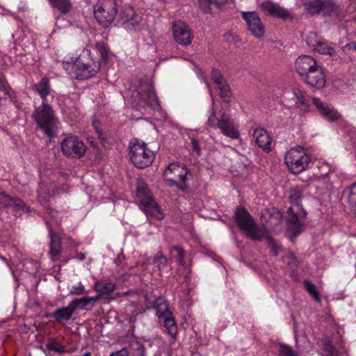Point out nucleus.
I'll return each mask as SVG.
<instances>
[{"mask_svg":"<svg viewBox=\"0 0 356 356\" xmlns=\"http://www.w3.org/2000/svg\"><path fill=\"white\" fill-rule=\"evenodd\" d=\"M234 219L240 229L252 240L261 241L266 238L268 244L275 256L282 251V247L268 235L266 228L257 226L249 213L243 207L236 208Z\"/></svg>","mask_w":356,"mask_h":356,"instance_id":"obj_1","label":"nucleus"},{"mask_svg":"<svg viewBox=\"0 0 356 356\" xmlns=\"http://www.w3.org/2000/svg\"><path fill=\"white\" fill-rule=\"evenodd\" d=\"M63 68L76 79H88L95 76L100 70L99 63L95 60L90 50L83 49L77 58L63 61Z\"/></svg>","mask_w":356,"mask_h":356,"instance_id":"obj_2","label":"nucleus"},{"mask_svg":"<svg viewBox=\"0 0 356 356\" xmlns=\"http://www.w3.org/2000/svg\"><path fill=\"white\" fill-rule=\"evenodd\" d=\"M131 92L130 103L136 109L142 113L160 111V104L151 83L140 82L139 86Z\"/></svg>","mask_w":356,"mask_h":356,"instance_id":"obj_3","label":"nucleus"},{"mask_svg":"<svg viewBox=\"0 0 356 356\" xmlns=\"http://www.w3.org/2000/svg\"><path fill=\"white\" fill-rule=\"evenodd\" d=\"M302 194L299 190H291L289 194V200L292 206L286 213V222L289 232V238L294 241L295 238L303 231L302 220L306 216V211L302 209L301 202Z\"/></svg>","mask_w":356,"mask_h":356,"instance_id":"obj_4","label":"nucleus"},{"mask_svg":"<svg viewBox=\"0 0 356 356\" xmlns=\"http://www.w3.org/2000/svg\"><path fill=\"white\" fill-rule=\"evenodd\" d=\"M214 101L212 98V108L207 119V124L213 128L219 129L222 134L232 139H237L240 136L237 125L229 115L222 113L218 118L213 108Z\"/></svg>","mask_w":356,"mask_h":356,"instance_id":"obj_5","label":"nucleus"},{"mask_svg":"<svg viewBox=\"0 0 356 356\" xmlns=\"http://www.w3.org/2000/svg\"><path fill=\"white\" fill-rule=\"evenodd\" d=\"M129 156L134 165L141 169L149 166L154 159V152L146 143L137 139L129 143Z\"/></svg>","mask_w":356,"mask_h":356,"instance_id":"obj_6","label":"nucleus"},{"mask_svg":"<svg viewBox=\"0 0 356 356\" xmlns=\"http://www.w3.org/2000/svg\"><path fill=\"white\" fill-rule=\"evenodd\" d=\"M311 161V156L301 147L289 149L284 156V163L288 170L293 174H299L305 170Z\"/></svg>","mask_w":356,"mask_h":356,"instance_id":"obj_7","label":"nucleus"},{"mask_svg":"<svg viewBox=\"0 0 356 356\" xmlns=\"http://www.w3.org/2000/svg\"><path fill=\"white\" fill-rule=\"evenodd\" d=\"M33 118L47 136L52 137L55 135L53 129L56 127L58 121L55 116L54 111L47 102H42L41 106L35 108Z\"/></svg>","mask_w":356,"mask_h":356,"instance_id":"obj_8","label":"nucleus"},{"mask_svg":"<svg viewBox=\"0 0 356 356\" xmlns=\"http://www.w3.org/2000/svg\"><path fill=\"white\" fill-rule=\"evenodd\" d=\"M95 18L104 27H108L115 19L118 12L115 0H98L93 8Z\"/></svg>","mask_w":356,"mask_h":356,"instance_id":"obj_9","label":"nucleus"},{"mask_svg":"<svg viewBox=\"0 0 356 356\" xmlns=\"http://www.w3.org/2000/svg\"><path fill=\"white\" fill-rule=\"evenodd\" d=\"M189 171L182 164L172 163L164 171V177L170 186H175L180 190L186 188V181Z\"/></svg>","mask_w":356,"mask_h":356,"instance_id":"obj_10","label":"nucleus"},{"mask_svg":"<svg viewBox=\"0 0 356 356\" xmlns=\"http://www.w3.org/2000/svg\"><path fill=\"white\" fill-rule=\"evenodd\" d=\"M156 309L159 323L165 327L170 334L175 337L176 335L175 322L172 313L168 310L165 299L162 297L156 298L153 303Z\"/></svg>","mask_w":356,"mask_h":356,"instance_id":"obj_11","label":"nucleus"},{"mask_svg":"<svg viewBox=\"0 0 356 356\" xmlns=\"http://www.w3.org/2000/svg\"><path fill=\"white\" fill-rule=\"evenodd\" d=\"M60 149L68 157L80 159L85 155L86 146L76 136H69L62 140Z\"/></svg>","mask_w":356,"mask_h":356,"instance_id":"obj_12","label":"nucleus"},{"mask_svg":"<svg viewBox=\"0 0 356 356\" xmlns=\"http://www.w3.org/2000/svg\"><path fill=\"white\" fill-rule=\"evenodd\" d=\"M241 14L246 22L248 30L254 37L260 38L264 35L265 26L256 12H241Z\"/></svg>","mask_w":356,"mask_h":356,"instance_id":"obj_13","label":"nucleus"},{"mask_svg":"<svg viewBox=\"0 0 356 356\" xmlns=\"http://www.w3.org/2000/svg\"><path fill=\"white\" fill-rule=\"evenodd\" d=\"M172 35L175 41L181 45L188 46L193 38L191 31L183 21L175 22L172 25Z\"/></svg>","mask_w":356,"mask_h":356,"instance_id":"obj_14","label":"nucleus"},{"mask_svg":"<svg viewBox=\"0 0 356 356\" xmlns=\"http://www.w3.org/2000/svg\"><path fill=\"white\" fill-rule=\"evenodd\" d=\"M312 100L318 113L324 120L330 122H334L341 119V115L338 111L333 107L329 106L327 103L323 102L319 98L315 97L312 98Z\"/></svg>","mask_w":356,"mask_h":356,"instance_id":"obj_15","label":"nucleus"},{"mask_svg":"<svg viewBox=\"0 0 356 356\" xmlns=\"http://www.w3.org/2000/svg\"><path fill=\"white\" fill-rule=\"evenodd\" d=\"M261 10L268 15L280 18L282 19H291V13L285 8L271 1H264L261 3Z\"/></svg>","mask_w":356,"mask_h":356,"instance_id":"obj_16","label":"nucleus"},{"mask_svg":"<svg viewBox=\"0 0 356 356\" xmlns=\"http://www.w3.org/2000/svg\"><path fill=\"white\" fill-rule=\"evenodd\" d=\"M302 79L307 84L318 89L323 88L326 82L323 69L319 65Z\"/></svg>","mask_w":356,"mask_h":356,"instance_id":"obj_17","label":"nucleus"},{"mask_svg":"<svg viewBox=\"0 0 356 356\" xmlns=\"http://www.w3.org/2000/svg\"><path fill=\"white\" fill-rule=\"evenodd\" d=\"M318 66L316 60L307 55L299 56L296 61V70L301 78Z\"/></svg>","mask_w":356,"mask_h":356,"instance_id":"obj_18","label":"nucleus"},{"mask_svg":"<svg viewBox=\"0 0 356 356\" xmlns=\"http://www.w3.org/2000/svg\"><path fill=\"white\" fill-rule=\"evenodd\" d=\"M211 78L213 83L217 86L220 90V95L221 98L224 102H229L231 97L229 87L221 74V72L217 69H213L211 72Z\"/></svg>","mask_w":356,"mask_h":356,"instance_id":"obj_19","label":"nucleus"},{"mask_svg":"<svg viewBox=\"0 0 356 356\" xmlns=\"http://www.w3.org/2000/svg\"><path fill=\"white\" fill-rule=\"evenodd\" d=\"M139 207L146 213L147 217L154 218L159 220L163 218V214L158 204L151 197H147L141 201Z\"/></svg>","mask_w":356,"mask_h":356,"instance_id":"obj_20","label":"nucleus"},{"mask_svg":"<svg viewBox=\"0 0 356 356\" xmlns=\"http://www.w3.org/2000/svg\"><path fill=\"white\" fill-rule=\"evenodd\" d=\"M321 15L333 19H339L341 10L336 0H322Z\"/></svg>","mask_w":356,"mask_h":356,"instance_id":"obj_21","label":"nucleus"},{"mask_svg":"<svg viewBox=\"0 0 356 356\" xmlns=\"http://www.w3.org/2000/svg\"><path fill=\"white\" fill-rule=\"evenodd\" d=\"M49 233L50 237V250L49 254L53 261H58L62 254L60 236L58 233L54 232L49 227Z\"/></svg>","mask_w":356,"mask_h":356,"instance_id":"obj_22","label":"nucleus"},{"mask_svg":"<svg viewBox=\"0 0 356 356\" xmlns=\"http://www.w3.org/2000/svg\"><path fill=\"white\" fill-rule=\"evenodd\" d=\"M294 106L298 109L300 115H305L309 113L311 106L305 93L300 89L296 88L293 90Z\"/></svg>","mask_w":356,"mask_h":356,"instance_id":"obj_23","label":"nucleus"},{"mask_svg":"<svg viewBox=\"0 0 356 356\" xmlns=\"http://www.w3.org/2000/svg\"><path fill=\"white\" fill-rule=\"evenodd\" d=\"M124 14L126 15L123 24L125 28L130 31H136L140 29V22L141 17L135 14L132 7L124 8Z\"/></svg>","mask_w":356,"mask_h":356,"instance_id":"obj_24","label":"nucleus"},{"mask_svg":"<svg viewBox=\"0 0 356 356\" xmlns=\"http://www.w3.org/2000/svg\"><path fill=\"white\" fill-rule=\"evenodd\" d=\"M15 207L24 212H29V209L20 199L11 197L4 193H0V208Z\"/></svg>","mask_w":356,"mask_h":356,"instance_id":"obj_25","label":"nucleus"},{"mask_svg":"<svg viewBox=\"0 0 356 356\" xmlns=\"http://www.w3.org/2000/svg\"><path fill=\"white\" fill-rule=\"evenodd\" d=\"M74 314V311L69 302L67 306L58 308L53 312L47 314L46 316L54 318L60 323H64L70 321Z\"/></svg>","mask_w":356,"mask_h":356,"instance_id":"obj_26","label":"nucleus"},{"mask_svg":"<svg viewBox=\"0 0 356 356\" xmlns=\"http://www.w3.org/2000/svg\"><path fill=\"white\" fill-rule=\"evenodd\" d=\"M256 143L266 152L271 150V138L268 132L264 128H257L253 134Z\"/></svg>","mask_w":356,"mask_h":356,"instance_id":"obj_27","label":"nucleus"},{"mask_svg":"<svg viewBox=\"0 0 356 356\" xmlns=\"http://www.w3.org/2000/svg\"><path fill=\"white\" fill-rule=\"evenodd\" d=\"M32 90L40 95L42 102H47V97L50 94V83L46 77H42L41 80L34 83L31 86Z\"/></svg>","mask_w":356,"mask_h":356,"instance_id":"obj_28","label":"nucleus"},{"mask_svg":"<svg viewBox=\"0 0 356 356\" xmlns=\"http://www.w3.org/2000/svg\"><path fill=\"white\" fill-rule=\"evenodd\" d=\"M115 284L110 280H100L95 284L94 288L100 295L107 298L114 291Z\"/></svg>","mask_w":356,"mask_h":356,"instance_id":"obj_29","label":"nucleus"},{"mask_svg":"<svg viewBox=\"0 0 356 356\" xmlns=\"http://www.w3.org/2000/svg\"><path fill=\"white\" fill-rule=\"evenodd\" d=\"M305 12L309 16L321 15L322 0H312L304 3Z\"/></svg>","mask_w":356,"mask_h":356,"instance_id":"obj_30","label":"nucleus"},{"mask_svg":"<svg viewBox=\"0 0 356 356\" xmlns=\"http://www.w3.org/2000/svg\"><path fill=\"white\" fill-rule=\"evenodd\" d=\"M70 302L74 312L76 309L89 311L92 308L87 296H84L80 298H75Z\"/></svg>","mask_w":356,"mask_h":356,"instance_id":"obj_31","label":"nucleus"},{"mask_svg":"<svg viewBox=\"0 0 356 356\" xmlns=\"http://www.w3.org/2000/svg\"><path fill=\"white\" fill-rule=\"evenodd\" d=\"M52 7L58 9L61 13L67 14L72 9L70 0H49Z\"/></svg>","mask_w":356,"mask_h":356,"instance_id":"obj_32","label":"nucleus"},{"mask_svg":"<svg viewBox=\"0 0 356 356\" xmlns=\"http://www.w3.org/2000/svg\"><path fill=\"white\" fill-rule=\"evenodd\" d=\"M314 51H317L321 54H325L333 56L335 54L334 49L332 47L328 46L323 38H321L320 42L318 44V47L314 49Z\"/></svg>","mask_w":356,"mask_h":356,"instance_id":"obj_33","label":"nucleus"},{"mask_svg":"<svg viewBox=\"0 0 356 356\" xmlns=\"http://www.w3.org/2000/svg\"><path fill=\"white\" fill-rule=\"evenodd\" d=\"M46 346L49 350L56 353L63 354L67 353V350L65 349V348L60 343L57 342L55 339H48L46 343Z\"/></svg>","mask_w":356,"mask_h":356,"instance_id":"obj_34","label":"nucleus"},{"mask_svg":"<svg viewBox=\"0 0 356 356\" xmlns=\"http://www.w3.org/2000/svg\"><path fill=\"white\" fill-rule=\"evenodd\" d=\"M321 40V38L314 32H309L305 38L307 46L313 50L316 47H318V44L320 42Z\"/></svg>","mask_w":356,"mask_h":356,"instance_id":"obj_35","label":"nucleus"},{"mask_svg":"<svg viewBox=\"0 0 356 356\" xmlns=\"http://www.w3.org/2000/svg\"><path fill=\"white\" fill-rule=\"evenodd\" d=\"M154 264L160 269L168 266V261L161 251L158 252L154 259Z\"/></svg>","mask_w":356,"mask_h":356,"instance_id":"obj_36","label":"nucleus"},{"mask_svg":"<svg viewBox=\"0 0 356 356\" xmlns=\"http://www.w3.org/2000/svg\"><path fill=\"white\" fill-rule=\"evenodd\" d=\"M170 254L172 257L177 259L179 264L183 265L184 260V250L179 246H173L170 248Z\"/></svg>","mask_w":356,"mask_h":356,"instance_id":"obj_37","label":"nucleus"},{"mask_svg":"<svg viewBox=\"0 0 356 356\" xmlns=\"http://www.w3.org/2000/svg\"><path fill=\"white\" fill-rule=\"evenodd\" d=\"M305 286L308 293L316 300L319 301L320 298L317 291L316 286L309 281H305Z\"/></svg>","mask_w":356,"mask_h":356,"instance_id":"obj_38","label":"nucleus"},{"mask_svg":"<svg viewBox=\"0 0 356 356\" xmlns=\"http://www.w3.org/2000/svg\"><path fill=\"white\" fill-rule=\"evenodd\" d=\"M86 293L85 286L81 282H79L77 285L72 286L69 291L70 295L74 296H81Z\"/></svg>","mask_w":356,"mask_h":356,"instance_id":"obj_39","label":"nucleus"},{"mask_svg":"<svg viewBox=\"0 0 356 356\" xmlns=\"http://www.w3.org/2000/svg\"><path fill=\"white\" fill-rule=\"evenodd\" d=\"M348 202L356 213V184L352 186L348 195Z\"/></svg>","mask_w":356,"mask_h":356,"instance_id":"obj_40","label":"nucleus"},{"mask_svg":"<svg viewBox=\"0 0 356 356\" xmlns=\"http://www.w3.org/2000/svg\"><path fill=\"white\" fill-rule=\"evenodd\" d=\"M279 356H296V355L289 346L281 344L280 346Z\"/></svg>","mask_w":356,"mask_h":356,"instance_id":"obj_41","label":"nucleus"},{"mask_svg":"<svg viewBox=\"0 0 356 356\" xmlns=\"http://www.w3.org/2000/svg\"><path fill=\"white\" fill-rule=\"evenodd\" d=\"M199 6L200 9L204 13L211 12V5L213 4V0H199Z\"/></svg>","mask_w":356,"mask_h":356,"instance_id":"obj_42","label":"nucleus"},{"mask_svg":"<svg viewBox=\"0 0 356 356\" xmlns=\"http://www.w3.org/2000/svg\"><path fill=\"white\" fill-rule=\"evenodd\" d=\"M96 49L101 55L103 60H106L108 57V49L104 43H97L95 45Z\"/></svg>","mask_w":356,"mask_h":356,"instance_id":"obj_43","label":"nucleus"},{"mask_svg":"<svg viewBox=\"0 0 356 356\" xmlns=\"http://www.w3.org/2000/svg\"><path fill=\"white\" fill-rule=\"evenodd\" d=\"M318 168L321 171V177H322L323 179H325V176L330 173L332 170L330 165L327 163H322Z\"/></svg>","mask_w":356,"mask_h":356,"instance_id":"obj_44","label":"nucleus"},{"mask_svg":"<svg viewBox=\"0 0 356 356\" xmlns=\"http://www.w3.org/2000/svg\"><path fill=\"white\" fill-rule=\"evenodd\" d=\"M7 97H10L8 90L6 88L1 79H0V100L6 99Z\"/></svg>","mask_w":356,"mask_h":356,"instance_id":"obj_45","label":"nucleus"},{"mask_svg":"<svg viewBox=\"0 0 356 356\" xmlns=\"http://www.w3.org/2000/svg\"><path fill=\"white\" fill-rule=\"evenodd\" d=\"M38 193L39 197H43L44 196V198L46 196H50L51 195L49 189H46V187L43 184H40Z\"/></svg>","mask_w":356,"mask_h":356,"instance_id":"obj_46","label":"nucleus"},{"mask_svg":"<svg viewBox=\"0 0 356 356\" xmlns=\"http://www.w3.org/2000/svg\"><path fill=\"white\" fill-rule=\"evenodd\" d=\"M191 147L193 152H195L197 154H200V147L198 143V141L195 138H192L191 140Z\"/></svg>","mask_w":356,"mask_h":356,"instance_id":"obj_47","label":"nucleus"},{"mask_svg":"<svg viewBox=\"0 0 356 356\" xmlns=\"http://www.w3.org/2000/svg\"><path fill=\"white\" fill-rule=\"evenodd\" d=\"M323 350L327 352V355H333L334 353V348L330 343H325L323 345Z\"/></svg>","mask_w":356,"mask_h":356,"instance_id":"obj_48","label":"nucleus"},{"mask_svg":"<svg viewBox=\"0 0 356 356\" xmlns=\"http://www.w3.org/2000/svg\"><path fill=\"white\" fill-rule=\"evenodd\" d=\"M103 296L102 295H100V293H98V295L95 296H87L91 306L93 307L95 302L97 301V300L101 297Z\"/></svg>","mask_w":356,"mask_h":356,"instance_id":"obj_49","label":"nucleus"},{"mask_svg":"<svg viewBox=\"0 0 356 356\" xmlns=\"http://www.w3.org/2000/svg\"><path fill=\"white\" fill-rule=\"evenodd\" d=\"M110 356H129V354L126 349H121L120 350L111 353Z\"/></svg>","mask_w":356,"mask_h":356,"instance_id":"obj_50","label":"nucleus"},{"mask_svg":"<svg viewBox=\"0 0 356 356\" xmlns=\"http://www.w3.org/2000/svg\"><path fill=\"white\" fill-rule=\"evenodd\" d=\"M232 0H213V4L217 7H219L220 5L229 3Z\"/></svg>","mask_w":356,"mask_h":356,"instance_id":"obj_51","label":"nucleus"},{"mask_svg":"<svg viewBox=\"0 0 356 356\" xmlns=\"http://www.w3.org/2000/svg\"><path fill=\"white\" fill-rule=\"evenodd\" d=\"M93 126H94V127H95V129L96 131H97V134H99V138H102V139H103V138H102V132H101V131L99 129V128H98V127H97V124H96V122H93Z\"/></svg>","mask_w":356,"mask_h":356,"instance_id":"obj_52","label":"nucleus"},{"mask_svg":"<svg viewBox=\"0 0 356 356\" xmlns=\"http://www.w3.org/2000/svg\"><path fill=\"white\" fill-rule=\"evenodd\" d=\"M89 143L92 147H93L94 149H97V144L96 142H95L93 140H90Z\"/></svg>","mask_w":356,"mask_h":356,"instance_id":"obj_53","label":"nucleus"},{"mask_svg":"<svg viewBox=\"0 0 356 356\" xmlns=\"http://www.w3.org/2000/svg\"><path fill=\"white\" fill-rule=\"evenodd\" d=\"M0 259L3 261H4L7 264V266H9V264H8V261L6 260V259L5 257H3V256H1V254H0Z\"/></svg>","mask_w":356,"mask_h":356,"instance_id":"obj_54","label":"nucleus"},{"mask_svg":"<svg viewBox=\"0 0 356 356\" xmlns=\"http://www.w3.org/2000/svg\"><path fill=\"white\" fill-rule=\"evenodd\" d=\"M346 47L348 48H356V44L355 43H350Z\"/></svg>","mask_w":356,"mask_h":356,"instance_id":"obj_55","label":"nucleus"},{"mask_svg":"<svg viewBox=\"0 0 356 356\" xmlns=\"http://www.w3.org/2000/svg\"><path fill=\"white\" fill-rule=\"evenodd\" d=\"M327 356H339V353L336 350H334V353L333 354V355H328Z\"/></svg>","mask_w":356,"mask_h":356,"instance_id":"obj_56","label":"nucleus"},{"mask_svg":"<svg viewBox=\"0 0 356 356\" xmlns=\"http://www.w3.org/2000/svg\"><path fill=\"white\" fill-rule=\"evenodd\" d=\"M83 356H91V354H90V353L88 352V353H86Z\"/></svg>","mask_w":356,"mask_h":356,"instance_id":"obj_57","label":"nucleus"}]
</instances>
